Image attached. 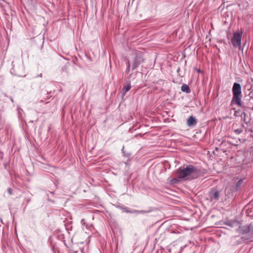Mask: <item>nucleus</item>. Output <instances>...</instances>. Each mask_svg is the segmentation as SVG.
Wrapping results in <instances>:
<instances>
[{
  "instance_id": "obj_1",
  "label": "nucleus",
  "mask_w": 253,
  "mask_h": 253,
  "mask_svg": "<svg viewBox=\"0 0 253 253\" xmlns=\"http://www.w3.org/2000/svg\"><path fill=\"white\" fill-rule=\"evenodd\" d=\"M177 174L180 179L187 177L188 180L196 179L200 176V171L197 168L190 165L177 169Z\"/></svg>"
},
{
  "instance_id": "obj_2",
  "label": "nucleus",
  "mask_w": 253,
  "mask_h": 253,
  "mask_svg": "<svg viewBox=\"0 0 253 253\" xmlns=\"http://www.w3.org/2000/svg\"><path fill=\"white\" fill-rule=\"evenodd\" d=\"M233 98L231 101L232 103H235L239 107H242L245 109V106L243 105L241 103L242 91L241 85L237 83L233 84L232 88Z\"/></svg>"
},
{
  "instance_id": "obj_3",
  "label": "nucleus",
  "mask_w": 253,
  "mask_h": 253,
  "mask_svg": "<svg viewBox=\"0 0 253 253\" xmlns=\"http://www.w3.org/2000/svg\"><path fill=\"white\" fill-rule=\"evenodd\" d=\"M239 230L241 233L247 236L243 237V239L250 240L253 237V225L252 224L241 226L239 227Z\"/></svg>"
},
{
  "instance_id": "obj_4",
  "label": "nucleus",
  "mask_w": 253,
  "mask_h": 253,
  "mask_svg": "<svg viewBox=\"0 0 253 253\" xmlns=\"http://www.w3.org/2000/svg\"><path fill=\"white\" fill-rule=\"evenodd\" d=\"M243 32H236L231 40V43L234 47H239L241 44Z\"/></svg>"
},
{
  "instance_id": "obj_5",
  "label": "nucleus",
  "mask_w": 253,
  "mask_h": 253,
  "mask_svg": "<svg viewBox=\"0 0 253 253\" xmlns=\"http://www.w3.org/2000/svg\"><path fill=\"white\" fill-rule=\"evenodd\" d=\"M133 61L131 68L132 70H134L137 68L143 61V55L141 52L136 51L134 52Z\"/></svg>"
},
{
  "instance_id": "obj_6",
  "label": "nucleus",
  "mask_w": 253,
  "mask_h": 253,
  "mask_svg": "<svg viewBox=\"0 0 253 253\" xmlns=\"http://www.w3.org/2000/svg\"><path fill=\"white\" fill-rule=\"evenodd\" d=\"M210 197L212 201L217 202L219 198V191L217 190H212L210 193Z\"/></svg>"
},
{
  "instance_id": "obj_7",
  "label": "nucleus",
  "mask_w": 253,
  "mask_h": 253,
  "mask_svg": "<svg viewBox=\"0 0 253 253\" xmlns=\"http://www.w3.org/2000/svg\"><path fill=\"white\" fill-rule=\"evenodd\" d=\"M197 124V120L192 116H190L187 120L186 124L188 126H192L196 125Z\"/></svg>"
},
{
  "instance_id": "obj_8",
  "label": "nucleus",
  "mask_w": 253,
  "mask_h": 253,
  "mask_svg": "<svg viewBox=\"0 0 253 253\" xmlns=\"http://www.w3.org/2000/svg\"><path fill=\"white\" fill-rule=\"evenodd\" d=\"M131 88V84H130V82H128L127 83V84L125 85L123 88V92L122 93V96H124L126 93L129 90V89H130Z\"/></svg>"
},
{
  "instance_id": "obj_9",
  "label": "nucleus",
  "mask_w": 253,
  "mask_h": 253,
  "mask_svg": "<svg viewBox=\"0 0 253 253\" xmlns=\"http://www.w3.org/2000/svg\"><path fill=\"white\" fill-rule=\"evenodd\" d=\"M149 212V211H144V210H133L132 211H127V212H128V213H135V214H145V213H148Z\"/></svg>"
},
{
  "instance_id": "obj_10",
  "label": "nucleus",
  "mask_w": 253,
  "mask_h": 253,
  "mask_svg": "<svg viewBox=\"0 0 253 253\" xmlns=\"http://www.w3.org/2000/svg\"><path fill=\"white\" fill-rule=\"evenodd\" d=\"M181 90L183 92H185L186 93H189L191 91L188 85L186 84H183L181 87Z\"/></svg>"
},
{
  "instance_id": "obj_11",
  "label": "nucleus",
  "mask_w": 253,
  "mask_h": 253,
  "mask_svg": "<svg viewBox=\"0 0 253 253\" xmlns=\"http://www.w3.org/2000/svg\"><path fill=\"white\" fill-rule=\"evenodd\" d=\"M244 179H240L236 184L235 188L236 190H239L241 188Z\"/></svg>"
},
{
  "instance_id": "obj_12",
  "label": "nucleus",
  "mask_w": 253,
  "mask_h": 253,
  "mask_svg": "<svg viewBox=\"0 0 253 253\" xmlns=\"http://www.w3.org/2000/svg\"><path fill=\"white\" fill-rule=\"evenodd\" d=\"M126 65H127V67H126V72L127 73H128L129 72V70H130V63H129V61L128 60H127Z\"/></svg>"
},
{
  "instance_id": "obj_13",
  "label": "nucleus",
  "mask_w": 253,
  "mask_h": 253,
  "mask_svg": "<svg viewBox=\"0 0 253 253\" xmlns=\"http://www.w3.org/2000/svg\"><path fill=\"white\" fill-rule=\"evenodd\" d=\"M17 110L18 111L19 117L22 118V113L23 112V110L21 108L18 107Z\"/></svg>"
},
{
  "instance_id": "obj_14",
  "label": "nucleus",
  "mask_w": 253,
  "mask_h": 253,
  "mask_svg": "<svg viewBox=\"0 0 253 253\" xmlns=\"http://www.w3.org/2000/svg\"><path fill=\"white\" fill-rule=\"evenodd\" d=\"M122 150L123 153L124 154V156L125 157H126L128 158L129 159V157L131 155L130 153L125 152L124 151V147L123 148Z\"/></svg>"
},
{
  "instance_id": "obj_15",
  "label": "nucleus",
  "mask_w": 253,
  "mask_h": 253,
  "mask_svg": "<svg viewBox=\"0 0 253 253\" xmlns=\"http://www.w3.org/2000/svg\"><path fill=\"white\" fill-rule=\"evenodd\" d=\"M234 131L237 134H239L240 133H241L242 132H243V129H234Z\"/></svg>"
},
{
  "instance_id": "obj_16",
  "label": "nucleus",
  "mask_w": 253,
  "mask_h": 253,
  "mask_svg": "<svg viewBox=\"0 0 253 253\" xmlns=\"http://www.w3.org/2000/svg\"><path fill=\"white\" fill-rule=\"evenodd\" d=\"M234 116L236 117L241 116L240 110H237L235 111Z\"/></svg>"
},
{
  "instance_id": "obj_17",
  "label": "nucleus",
  "mask_w": 253,
  "mask_h": 253,
  "mask_svg": "<svg viewBox=\"0 0 253 253\" xmlns=\"http://www.w3.org/2000/svg\"><path fill=\"white\" fill-rule=\"evenodd\" d=\"M7 192L8 193V194L9 195H12V189L10 188H8L7 189Z\"/></svg>"
},
{
  "instance_id": "obj_18",
  "label": "nucleus",
  "mask_w": 253,
  "mask_h": 253,
  "mask_svg": "<svg viewBox=\"0 0 253 253\" xmlns=\"http://www.w3.org/2000/svg\"><path fill=\"white\" fill-rule=\"evenodd\" d=\"M241 115H244V121H245V120H246L245 118H246V116H247V114H246L245 112H243V113L241 114Z\"/></svg>"
},
{
  "instance_id": "obj_19",
  "label": "nucleus",
  "mask_w": 253,
  "mask_h": 253,
  "mask_svg": "<svg viewBox=\"0 0 253 253\" xmlns=\"http://www.w3.org/2000/svg\"><path fill=\"white\" fill-rule=\"evenodd\" d=\"M128 160H129V159H128V160L125 163V164L126 165H129V163H128Z\"/></svg>"
},
{
  "instance_id": "obj_20",
  "label": "nucleus",
  "mask_w": 253,
  "mask_h": 253,
  "mask_svg": "<svg viewBox=\"0 0 253 253\" xmlns=\"http://www.w3.org/2000/svg\"><path fill=\"white\" fill-rule=\"evenodd\" d=\"M81 222L83 223V224H84V219H83L81 221Z\"/></svg>"
},
{
  "instance_id": "obj_21",
  "label": "nucleus",
  "mask_w": 253,
  "mask_h": 253,
  "mask_svg": "<svg viewBox=\"0 0 253 253\" xmlns=\"http://www.w3.org/2000/svg\"><path fill=\"white\" fill-rule=\"evenodd\" d=\"M12 65H13V68L12 69H13L14 68V65H13V62H12Z\"/></svg>"
},
{
  "instance_id": "obj_22",
  "label": "nucleus",
  "mask_w": 253,
  "mask_h": 253,
  "mask_svg": "<svg viewBox=\"0 0 253 253\" xmlns=\"http://www.w3.org/2000/svg\"><path fill=\"white\" fill-rule=\"evenodd\" d=\"M197 72H200V70H199V69L197 70Z\"/></svg>"
},
{
  "instance_id": "obj_23",
  "label": "nucleus",
  "mask_w": 253,
  "mask_h": 253,
  "mask_svg": "<svg viewBox=\"0 0 253 253\" xmlns=\"http://www.w3.org/2000/svg\"><path fill=\"white\" fill-rule=\"evenodd\" d=\"M11 101L12 102H13V99H12V98H11Z\"/></svg>"
},
{
  "instance_id": "obj_24",
  "label": "nucleus",
  "mask_w": 253,
  "mask_h": 253,
  "mask_svg": "<svg viewBox=\"0 0 253 253\" xmlns=\"http://www.w3.org/2000/svg\"><path fill=\"white\" fill-rule=\"evenodd\" d=\"M50 193H51V194H53V193H54V192H50Z\"/></svg>"
},
{
  "instance_id": "obj_25",
  "label": "nucleus",
  "mask_w": 253,
  "mask_h": 253,
  "mask_svg": "<svg viewBox=\"0 0 253 253\" xmlns=\"http://www.w3.org/2000/svg\"><path fill=\"white\" fill-rule=\"evenodd\" d=\"M242 126L243 127H244V126H245L244 125H243V124L242 125Z\"/></svg>"
},
{
  "instance_id": "obj_26",
  "label": "nucleus",
  "mask_w": 253,
  "mask_h": 253,
  "mask_svg": "<svg viewBox=\"0 0 253 253\" xmlns=\"http://www.w3.org/2000/svg\"><path fill=\"white\" fill-rule=\"evenodd\" d=\"M252 109H253V108H252Z\"/></svg>"
}]
</instances>
